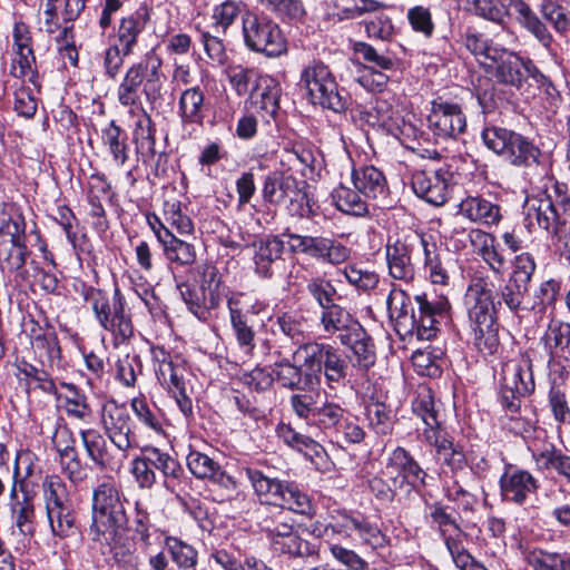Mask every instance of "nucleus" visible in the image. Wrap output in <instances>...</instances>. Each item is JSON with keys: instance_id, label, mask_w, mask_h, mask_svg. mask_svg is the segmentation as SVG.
I'll use <instances>...</instances> for the list:
<instances>
[{"instance_id": "bf43d9fd", "label": "nucleus", "mask_w": 570, "mask_h": 570, "mask_svg": "<svg viewBox=\"0 0 570 570\" xmlns=\"http://www.w3.org/2000/svg\"><path fill=\"white\" fill-rule=\"evenodd\" d=\"M131 409L140 424L156 434L164 433L163 419L159 410L150 406L145 399L131 400Z\"/></svg>"}, {"instance_id": "58836bf2", "label": "nucleus", "mask_w": 570, "mask_h": 570, "mask_svg": "<svg viewBox=\"0 0 570 570\" xmlns=\"http://www.w3.org/2000/svg\"><path fill=\"white\" fill-rule=\"evenodd\" d=\"M320 324L325 334L332 336L335 334H348L354 331V325L360 323L354 321L351 314L338 304H331L328 308H323L320 315Z\"/></svg>"}, {"instance_id": "f704fd0d", "label": "nucleus", "mask_w": 570, "mask_h": 570, "mask_svg": "<svg viewBox=\"0 0 570 570\" xmlns=\"http://www.w3.org/2000/svg\"><path fill=\"white\" fill-rule=\"evenodd\" d=\"M281 97L279 85L268 76H259L250 91L252 102L269 116H275L278 110Z\"/></svg>"}, {"instance_id": "49530a36", "label": "nucleus", "mask_w": 570, "mask_h": 570, "mask_svg": "<svg viewBox=\"0 0 570 570\" xmlns=\"http://www.w3.org/2000/svg\"><path fill=\"white\" fill-rule=\"evenodd\" d=\"M528 291L529 288L525 286L508 278L505 284L497 292L498 299L493 298L494 316H498L502 305H505L512 314L518 315L523 308L522 304ZM494 292L495 287L493 288Z\"/></svg>"}, {"instance_id": "f8f14e48", "label": "nucleus", "mask_w": 570, "mask_h": 570, "mask_svg": "<svg viewBox=\"0 0 570 570\" xmlns=\"http://www.w3.org/2000/svg\"><path fill=\"white\" fill-rule=\"evenodd\" d=\"M485 146L514 166L539 164L540 149L524 136L501 127H489L482 132Z\"/></svg>"}, {"instance_id": "473e14b6", "label": "nucleus", "mask_w": 570, "mask_h": 570, "mask_svg": "<svg viewBox=\"0 0 570 570\" xmlns=\"http://www.w3.org/2000/svg\"><path fill=\"white\" fill-rule=\"evenodd\" d=\"M428 518L431 525L438 529L445 544L466 538V533L458 524L450 508L441 503H433L429 507Z\"/></svg>"}, {"instance_id": "c03bdc74", "label": "nucleus", "mask_w": 570, "mask_h": 570, "mask_svg": "<svg viewBox=\"0 0 570 570\" xmlns=\"http://www.w3.org/2000/svg\"><path fill=\"white\" fill-rule=\"evenodd\" d=\"M532 458L540 470H553L570 482V455L550 445L540 451H533Z\"/></svg>"}, {"instance_id": "79ce46f5", "label": "nucleus", "mask_w": 570, "mask_h": 570, "mask_svg": "<svg viewBox=\"0 0 570 570\" xmlns=\"http://www.w3.org/2000/svg\"><path fill=\"white\" fill-rule=\"evenodd\" d=\"M164 256L170 264L180 267H190L196 263L197 250L193 243L171 235L161 244Z\"/></svg>"}, {"instance_id": "5fc2aeb1", "label": "nucleus", "mask_w": 570, "mask_h": 570, "mask_svg": "<svg viewBox=\"0 0 570 570\" xmlns=\"http://www.w3.org/2000/svg\"><path fill=\"white\" fill-rule=\"evenodd\" d=\"M318 392L294 393L289 397V404L295 415L311 426L315 423L316 412L321 402Z\"/></svg>"}, {"instance_id": "8fccbe9b", "label": "nucleus", "mask_w": 570, "mask_h": 570, "mask_svg": "<svg viewBox=\"0 0 570 570\" xmlns=\"http://www.w3.org/2000/svg\"><path fill=\"white\" fill-rule=\"evenodd\" d=\"M348 370L350 361L342 350L335 347L322 373L325 385L332 390L343 385L348 375Z\"/></svg>"}, {"instance_id": "7ed1b4c3", "label": "nucleus", "mask_w": 570, "mask_h": 570, "mask_svg": "<svg viewBox=\"0 0 570 570\" xmlns=\"http://www.w3.org/2000/svg\"><path fill=\"white\" fill-rule=\"evenodd\" d=\"M441 407L442 403L435 400L429 386L417 387L412 401V411L424 425L419 430V440L433 446L436 459L455 474L466 465V456L463 446L454 443L453 438L446 432Z\"/></svg>"}, {"instance_id": "dca6fc26", "label": "nucleus", "mask_w": 570, "mask_h": 570, "mask_svg": "<svg viewBox=\"0 0 570 570\" xmlns=\"http://www.w3.org/2000/svg\"><path fill=\"white\" fill-rule=\"evenodd\" d=\"M452 174L445 168L415 170L411 185L413 191L428 203L442 206L448 200V188Z\"/></svg>"}, {"instance_id": "e433bc0d", "label": "nucleus", "mask_w": 570, "mask_h": 570, "mask_svg": "<svg viewBox=\"0 0 570 570\" xmlns=\"http://www.w3.org/2000/svg\"><path fill=\"white\" fill-rule=\"evenodd\" d=\"M469 236L482 259L494 273L501 274L505 267V258L498 248L495 237L482 229H472Z\"/></svg>"}, {"instance_id": "864d4df0", "label": "nucleus", "mask_w": 570, "mask_h": 570, "mask_svg": "<svg viewBox=\"0 0 570 570\" xmlns=\"http://www.w3.org/2000/svg\"><path fill=\"white\" fill-rule=\"evenodd\" d=\"M525 560L533 570H570V557L564 558L557 552H549L539 548L529 550Z\"/></svg>"}, {"instance_id": "4468645a", "label": "nucleus", "mask_w": 570, "mask_h": 570, "mask_svg": "<svg viewBox=\"0 0 570 570\" xmlns=\"http://www.w3.org/2000/svg\"><path fill=\"white\" fill-rule=\"evenodd\" d=\"M100 424L111 444L120 451H129L135 444L131 416L124 404L106 401L100 411Z\"/></svg>"}, {"instance_id": "a19ab883", "label": "nucleus", "mask_w": 570, "mask_h": 570, "mask_svg": "<svg viewBox=\"0 0 570 570\" xmlns=\"http://www.w3.org/2000/svg\"><path fill=\"white\" fill-rule=\"evenodd\" d=\"M126 530H119L111 540L92 541L101 547L104 553L106 550L111 553L116 562L122 564L126 570H137L138 558L134 553L132 544L125 539Z\"/></svg>"}, {"instance_id": "2f4dec72", "label": "nucleus", "mask_w": 570, "mask_h": 570, "mask_svg": "<svg viewBox=\"0 0 570 570\" xmlns=\"http://www.w3.org/2000/svg\"><path fill=\"white\" fill-rule=\"evenodd\" d=\"M491 65V68L495 69L494 76L500 82L517 88L522 86L524 59L517 53L501 48Z\"/></svg>"}, {"instance_id": "6e6552de", "label": "nucleus", "mask_w": 570, "mask_h": 570, "mask_svg": "<svg viewBox=\"0 0 570 570\" xmlns=\"http://www.w3.org/2000/svg\"><path fill=\"white\" fill-rule=\"evenodd\" d=\"M242 471L261 502L298 514L311 512L312 503L308 495L294 482L272 478L255 466H244Z\"/></svg>"}, {"instance_id": "6e6d98bb", "label": "nucleus", "mask_w": 570, "mask_h": 570, "mask_svg": "<svg viewBox=\"0 0 570 570\" xmlns=\"http://www.w3.org/2000/svg\"><path fill=\"white\" fill-rule=\"evenodd\" d=\"M365 416L368 426L376 433L385 435L392 431L393 415L391 409L383 402L371 401L365 405Z\"/></svg>"}, {"instance_id": "aec40b11", "label": "nucleus", "mask_w": 570, "mask_h": 570, "mask_svg": "<svg viewBox=\"0 0 570 570\" xmlns=\"http://www.w3.org/2000/svg\"><path fill=\"white\" fill-rule=\"evenodd\" d=\"M386 470L390 474L395 473L401 476L404 482L415 490L426 487L428 473L412 454L402 446H397L391 452L386 462Z\"/></svg>"}, {"instance_id": "393cba45", "label": "nucleus", "mask_w": 570, "mask_h": 570, "mask_svg": "<svg viewBox=\"0 0 570 570\" xmlns=\"http://www.w3.org/2000/svg\"><path fill=\"white\" fill-rule=\"evenodd\" d=\"M531 361L528 357L520 356L502 364L500 373V384L514 389L519 393H532L534 391V380L532 374Z\"/></svg>"}, {"instance_id": "0e129e2a", "label": "nucleus", "mask_w": 570, "mask_h": 570, "mask_svg": "<svg viewBox=\"0 0 570 570\" xmlns=\"http://www.w3.org/2000/svg\"><path fill=\"white\" fill-rule=\"evenodd\" d=\"M464 46L487 68L492 67L491 61L501 49L476 33H466L464 36Z\"/></svg>"}, {"instance_id": "603ef678", "label": "nucleus", "mask_w": 570, "mask_h": 570, "mask_svg": "<svg viewBox=\"0 0 570 570\" xmlns=\"http://www.w3.org/2000/svg\"><path fill=\"white\" fill-rule=\"evenodd\" d=\"M542 340L551 357L557 356L559 352L569 350L570 324L561 321H552Z\"/></svg>"}, {"instance_id": "412c9836", "label": "nucleus", "mask_w": 570, "mask_h": 570, "mask_svg": "<svg viewBox=\"0 0 570 570\" xmlns=\"http://www.w3.org/2000/svg\"><path fill=\"white\" fill-rule=\"evenodd\" d=\"M458 213L471 223L491 227L502 220V209L481 195H468L458 206Z\"/></svg>"}, {"instance_id": "338daca9", "label": "nucleus", "mask_w": 570, "mask_h": 570, "mask_svg": "<svg viewBox=\"0 0 570 570\" xmlns=\"http://www.w3.org/2000/svg\"><path fill=\"white\" fill-rule=\"evenodd\" d=\"M306 289L322 309L328 308L331 304H336V288L331 281L322 276L312 277L307 282Z\"/></svg>"}, {"instance_id": "9b49d317", "label": "nucleus", "mask_w": 570, "mask_h": 570, "mask_svg": "<svg viewBox=\"0 0 570 570\" xmlns=\"http://www.w3.org/2000/svg\"><path fill=\"white\" fill-rule=\"evenodd\" d=\"M243 36L249 50L268 58L287 51V42L278 24L266 16L246 12L243 16Z\"/></svg>"}, {"instance_id": "680f3d73", "label": "nucleus", "mask_w": 570, "mask_h": 570, "mask_svg": "<svg viewBox=\"0 0 570 570\" xmlns=\"http://www.w3.org/2000/svg\"><path fill=\"white\" fill-rule=\"evenodd\" d=\"M19 380L26 381V387H40L47 393H52L56 385L52 380L49 379L48 373L43 370H39L35 365L28 362H20L17 365Z\"/></svg>"}, {"instance_id": "69168bd1", "label": "nucleus", "mask_w": 570, "mask_h": 570, "mask_svg": "<svg viewBox=\"0 0 570 570\" xmlns=\"http://www.w3.org/2000/svg\"><path fill=\"white\" fill-rule=\"evenodd\" d=\"M406 19L415 32L422 33L425 38L433 36L435 24L430 6L416 4L409 8Z\"/></svg>"}, {"instance_id": "f03ea898", "label": "nucleus", "mask_w": 570, "mask_h": 570, "mask_svg": "<svg viewBox=\"0 0 570 570\" xmlns=\"http://www.w3.org/2000/svg\"><path fill=\"white\" fill-rule=\"evenodd\" d=\"M412 297L403 289L393 287L386 298L390 318L396 331L404 335L429 341L436 336L439 324L449 318L451 308L446 297L429 301L426 296Z\"/></svg>"}, {"instance_id": "a878e982", "label": "nucleus", "mask_w": 570, "mask_h": 570, "mask_svg": "<svg viewBox=\"0 0 570 570\" xmlns=\"http://www.w3.org/2000/svg\"><path fill=\"white\" fill-rule=\"evenodd\" d=\"M500 3L507 8L505 17L508 14L514 16L515 20L529 32H531L546 48L550 47L552 36L538 18L535 12L523 0H499Z\"/></svg>"}, {"instance_id": "4c0bfd02", "label": "nucleus", "mask_w": 570, "mask_h": 570, "mask_svg": "<svg viewBox=\"0 0 570 570\" xmlns=\"http://www.w3.org/2000/svg\"><path fill=\"white\" fill-rule=\"evenodd\" d=\"M101 144L111 155L118 166H124L129 159L127 132L115 120L101 129Z\"/></svg>"}, {"instance_id": "6ab92c4d", "label": "nucleus", "mask_w": 570, "mask_h": 570, "mask_svg": "<svg viewBox=\"0 0 570 570\" xmlns=\"http://www.w3.org/2000/svg\"><path fill=\"white\" fill-rule=\"evenodd\" d=\"M336 346L324 342H308L301 344L295 355L303 357L304 385H320L322 373Z\"/></svg>"}, {"instance_id": "4be33fe9", "label": "nucleus", "mask_w": 570, "mask_h": 570, "mask_svg": "<svg viewBox=\"0 0 570 570\" xmlns=\"http://www.w3.org/2000/svg\"><path fill=\"white\" fill-rule=\"evenodd\" d=\"M208 99L205 90L196 85L180 91L178 97L177 115L184 126L204 124L208 109Z\"/></svg>"}, {"instance_id": "5701e85b", "label": "nucleus", "mask_w": 570, "mask_h": 570, "mask_svg": "<svg viewBox=\"0 0 570 570\" xmlns=\"http://www.w3.org/2000/svg\"><path fill=\"white\" fill-rule=\"evenodd\" d=\"M284 243L277 236L258 239L254 254L255 272L264 278H272L283 265Z\"/></svg>"}, {"instance_id": "20e7f679", "label": "nucleus", "mask_w": 570, "mask_h": 570, "mask_svg": "<svg viewBox=\"0 0 570 570\" xmlns=\"http://www.w3.org/2000/svg\"><path fill=\"white\" fill-rule=\"evenodd\" d=\"M493 288L491 279L479 277L471 282L464 295L473 344L483 356L495 355L501 346L494 316Z\"/></svg>"}, {"instance_id": "1a4fd4ad", "label": "nucleus", "mask_w": 570, "mask_h": 570, "mask_svg": "<svg viewBox=\"0 0 570 570\" xmlns=\"http://www.w3.org/2000/svg\"><path fill=\"white\" fill-rule=\"evenodd\" d=\"M196 271V285L180 282L177 288L189 312L198 320L206 321L223 301L222 276L218 268L209 263L197 266Z\"/></svg>"}, {"instance_id": "09e8293b", "label": "nucleus", "mask_w": 570, "mask_h": 570, "mask_svg": "<svg viewBox=\"0 0 570 570\" xmlns=\"http://www.w3.org/2000/svg\"><path fill=\"white\" fill-rule=\"evenodd\" d=\"M47 519L51 529V532L60 538L68 537L76 522V514L72 502L56 505L46 509Z\"/></svg>"}, {"instance_id": "f257e3e1", "label": "nucleus", "mask_w": 570, "mask_h": 570, "mask_svg": "<svg viewBox=\"0 0 570 570\" xmlns=\"http://www.w3.org/2000/svg\"><path fill=\"white\" fill-rule=\"evenodd\" d=\"M163 87L161 59L146 57L126 70L117 89L119 104L129 107V115L135 118L132 138L136 148L148 156L155 155L156 129L150 115L141 105L139 89L142 88L146 100L154 104L161 98Z\"/></svg>"}, {"instance_id": "f3484780", "label": "nucleus", "mask_w": 570, "mask_h": 570, "mask_svg": "<svg viewBox=\"0 0 570 570\" xmlns=\"http://www.w3.org/2000/svg\"><path fill=\"white\" fill-rule=\"evenodd\" d=\"M80 436L88 458L101 469L117 470L128 458V451L110 446L107 439L96 429L81 430Z\"/></svg>"}, {"instance_id": "72a5a7b5", "label": "nucleus", "mask_w": 570, "mask_h": 570, "mask_svg": "<svg viewBox=\"0 0 570 570\" xmlns=\"http://www.w3.org/2000/svg\"><path fill=\"white\" fill-rule=\"evenodd\" d=\"M21 500L10 504L14 524L23 535L35 532V493L27 489L24 481L19 482Z\"/></svg>"}, {"instance_id": "9d476101", "label": "nucleus", "mask_w": 570, "mask_h": 570, "mask_svg": "<svg viewBox=\"0 0 570 570\" xmlns=\"http://www.w3.org/2000/svg\"><path fill=\"white\" fill-rule=\"evenodd\" d=\"M556 193L558 196L554 200L549 195L528 200L525 220L528 228L537 224L539 228L560 239L566 226L570 224V198L561 195L559 185L556 186Z\"/></svg>"}, {"instance_id": "de8ad7c7", "label": "nucleus", "mask_w": 570, "mask_h": 570, "mask_svg": "<svg viewBox=\"0 0 570 570\" xmlns=\"http://www.w3.org/2000/svg\"><path fill=\"white\" fill-rule=\"evenodd\" d=\"M65 394H60L62 407L68 416L86 421L92 415V409L88 402L87 395L81 392L75 384L63 383Z\"/></svg>"}, {"instance_id": "cd10ccee", "label": "nucleus", "mask_w": 570, "mask_h": 570, "mask_svg": "<svg viewBox=\"0 0 570 570\" xmlns=\"http://www.w3.org/2000/svg\"><path fill=\"white\" fill-rule=\"evenodd\" d=\"M340 341L343 345L350 346L353 353V366L362 371H367L374 365L376 355L372 338L361 326L354 325V331L348 334H341Z\"/></svg>"}, {"instance_id": "774afa93", "label": "nucleus", "mask_w": 570, "mask_h": 570, "mask_svg": "<svg viewBox=\"0 0 570 570\" xmlns=\"http://www.w3.org/2000/svg\"><path fill=\"white\" fill-rule=\"evenodd\" d=\"M548 404L558 425H570V404L563 390L552 385L548 392Z\"/></svg>"}, {"instance_id": "c85d7f7f", "label": "nucleus", "mask_w": 570, "mask_h": 570, "mask_svg": "<svg viewBox=\"0 0 570 570\" xmlns=\"http://www.w3.org/2000/svg\"><path fill=\"white\" fill-rule=\"evenodd\" d=\"M405 239H396L386 245L385 256L390 275L400 281H411L414 277L412 263V244Z\"/></svg>"}, {"instance_id": "423d86ee", "label": "nucleus", "mask_w": 570, "mask_h": 570, "mask_svg": "<svg viewBox=\"0 0 570 570\" xmlns=\"http://www.w3.org/2000/svg\"><path fill=\"white\" fill-rule=\"evenodd\" d=\"M83 299L91 306L98 324L112 336V344L118 347L134 336L130 314L126 311V299L118 287L112 295L89 286L82 292Z\"/></svg>"}, {"instance_id": "bb28decb", "label": "nucleus", "mask_w": 570, "mask_h": 570, "mask_svg": "<svg viewBox=\"0 0 570 570\" xmlns=\"http://www.w3.org/2000/svg\"><path fill=\"white\" fill-rule=\"evenodd\" d=\"M351 183L365 198L385 199L389 195L385 175L372 165L353 168Z\"/></svg>"}, {"instance_id": "ddd939ff", "label": "nucleus", "mask_w": 570, "mask_h": 570, "mask_svg": "<svg viewBox=\"0 0 570 570\" xmlns=\"http://www.w3.org/2000/svg\"><path fill=\"white\" fill-rule=\"evenodd\" d=\"M12 58L10 75L40 88L36 56L30 28L24 22H16L12 30Z\"/></svg>"}, {"instance_id": "39448f33", "label": "nucleus", "mask_w": 570, "mask_h": 570, "mask_svg": "<svg viewBox=\"0 0 570 570\" xmlns=\"http://www.w3.org/2000/svg\"><path fill=\"white\" fill-rule=\"evenodd\" d=\"M353 532H356L362 542L372 549L385 546L386 540L382 531L363 517L343 515L337 522L324 527L317 535L327 541L331 556L345 566L346 570H366L368 563L354 550L334 542L335 537L351 538Z\"/></svg>"}, {"instance_id": "c756f323", "label": "nucleus", "mask_w": 570, "mask_h": 570, "mask_svg": "<svg viewBox=\"0 0 570 570\" xmlns=\"http://www.w3.org/2000/svg\"><path fill=\"white\" fill-rule=\"evenodd\" d=\"M297 188L298 181L293 175L274 170L264 178L262 196L267 204L281 205L289 197H294Z\"/></svg>"}, {"instance_id": "c9c22d12", "label": "nucleus", "mask_w": 570, "mask_h": 570, "mask_svg": "<svg viewBox=\"0 0 570 570\" xmlns=\"http://www.w3.org/2000/svg\"><path fill=\"white\" fill-rule=\"evenodd\" d=\"M147 12L136 11L120 20L117 29L116 45L120 46L125 55H131L137 45L139 35L146 28Z\"/></svg>"}, {"instance_id": "3c124183", "label": "nucleus", "mask_w": 570, "mask_h": 570, "mask_svg": "<svg viewBox=\"0 0 570 570\" xmlns=\"http://www.w3.org/2000/svg\"><path fill=\"white\" fill-rule=\"evenodd\" d=\"M165 547L179 569L196 570L198 553L193 546L176 537H166Z\"/></svg>"}, {"instance_id": "e2e57ef3", "label": "nucleus", "mask_w": 570, "mask_h": 570, "mask_svg": "<svg viewBox=\"0 0 570 570\" xmlns=\"http://www.w3.org/2000/svg\"><path fill=\"white\" fill-rule=\"evenodd\" d=\"M225 75L230 87L240 97L249 92L252 81L258 77L254 68L234 62L226 67Z\"/></svg>"}, {"instance_id": "a211bd4d", "label": "nucleus", "mask_w": 570, "mask_h": 570, "mask_svg": "<svg viewBox=\"0 0 570 570\" xmlns=\"http://www.w3.org/2000/svg\"><path fill=\"white\" fill-rule=\"evenodd\" d=\"M539 481L529 471L509 466L500 478V491L505 502L522 505L527 500L535 495Z\"/></svg>"}, {"instance_id": "052dcab7", "label": "nucleus", "mask_w": 570, "mask_h": 570, "mask_svg": "<svg viewBox=\"0 0 570 570\" xmlns=\"http://www.w3.org/2000/svg\"><path fill=\"white\" fill-rule=\"evenodd\" d=\"M41 487L46 509L71 502L67 487L59 475H47Z\"/></svg>"}, {"instance_id": "37998d69", "label": "nucleus", "mask_w": 570, "mask_h": 570, "mask_svg": "<svg viewBox=\"0 0 570 570\" xmlns=\"http://www.w3.org/2000/svg\"><path fill=\"white\" fill-rule=\"evenodd\" d=\"M308 98L314 105H320L334 112H342L346 109V98L341 95L334 76L323 85L314 86V91L308 95Z\"/></svg>"}, {"instance_id": "0eeeda50", "label": "nucleus", "mask_w": 570, "mask_h": 570, "mask_svg": "<svg viewBox=\"0 0 570 570\" xmlns=\"http://www.w3.org/2000/svg\"><path fill=\"white\" fill-rule=\"evenodd\" d=\"M128 518L120 492L112 482H102L92 491L91 540H111L127 529Z\"/></svg>"}, {"instance_id": "a18cd8bd", "label": "nucleus", "mask_w": 570, "mask_h": 570, "mask_svg": "<svg viewBox=\"0 0 570 570\" xmlns=\"http://www.w3.org/2000/svg\"><path fill=\"white\" fill-rule=\"evenodd\" d=\"M362 194L357 189H352L344 184H340L332 193V198L335 207L352 216H365L368 213L366 202L362 198Z\"/></svg>"}, {"instance_id": "13d9d810", "label": "nucleus", "mask_w": 570, "mask_h": 570, "mask_svg": "<svg viewBox=\"0 0 570 570\" xmlns=\"http://www.w3.org/2000/svg\"><path fill=\"white\" fill-rule=\"evenodd\" d=\"M345 414H347V411L340 404L330 401L321 402L312 428L324 432H334Z\"/></svg>"}, {"instance_id": "7c9ffc66", "label": "nucleus", "mask_w": 570, "mask_h": 570, "mask_svg": "<svg viewBox=\"0 0 570 570\" xmlns=\"http://www.w3.org/2000/svg\"><path fill=\"white\" fill-rule=\"evenodd\" d=\"M189 471L198 479H209L225 488H236L234 479L222 470L220 465L207 454L191 450L186 458Z\"/></svg>"}, {"instance_id": "b1692460", "label": "nucleus", "mask_w": 570, "mask_h": 570, "mask_svg": "<svg viewBox=\"0 0 570 570\" xmlns=\"http://www.w3.org/2000/svg\"><path fill=\"white\" fill-rule=\"evenodd\" d=\"M30 253L27 243L0 242V268L3 273L13 274L17 286L30 283V273L26 268Z\"/></svg>"}, {"instance_id": "2eb2a0df", "label": "nucleus", "mask_w": 570, "mask_h": 570, "mask_svg": "<svg viewBox=\"0 0 570 570\" xmlns=\"http://www.w3.org/2000/svg\"><path fill=\"white\" fill-rule=\"evenodd\" d=\"M428 121L433 134L442 139H455L466 128V117L461 106L441 98L432 101Z\"/></svg>"}, {"instance_id": "4d7b16f0", "label": "nucleus", "mask_w": 570, "mask_h": 570, "mask_svg": "<svg viewBox=\"0 0 570 570\" xmlns=\"http://www.w3.org/2000/svg\"><path fill=\"white\" fill-rule=\"evenodd\" d=\"M36 357L45 364H53L61 357V348L57 334L52 327L47 326L46 333L31 344Z\"/></svg>"}, {"instance_id": "ea45409f", "label": "nucleus", "mask_w": 570, "mask_h": 570, "mask_svg": "<svg viewBox=\"0 0 570 570\" xmlns=\"http://www.w3.org/2000/svg\"><path fill=\"white\" fill-rule=\"evenodd\" d=\"M147 461L151 463L154 470H158L164 479L167 488L175 487L184 476V469L180 463L169 453L158 448L148 446Z\"/></svg>"}]
</instances>
